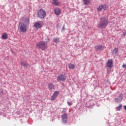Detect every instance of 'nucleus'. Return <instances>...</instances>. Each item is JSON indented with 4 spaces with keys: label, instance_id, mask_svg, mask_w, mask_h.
<instances>
[{
    "label": "nucleus",
    "instance_id": "20",
    "mask_svg": "<svg viewBox=\"0 0 126 126\" xmlns=\"http://www.w3.org/2000/svg\"><path fill=\"white\" fill-rule=\"evenodd\" d=\"M118 51H119L118 48H115L113 49V54H118Z\"/></svg>",
    "mask_w": 126,
    "mask_h": 126
},
{
    "label": "nucleus",
    "instance_id": "2",
    "mask_svg": "<svg viewBox=\"0 0 126 126\" xmlns=\"http://www.w3.org/2000/svg\"><path fill=\"white\" fill-rule=\"evenodd\" d=\"M36 47L37 49H41L42 51H45L48 48V44L46 41H39L36 44Z\"/></svg>",
    "mask_w": 126,
    "mask_h": 126
},
{
    "label": "nucleus",
    "instance_id": "21",
    "mask_svg": "<svg viewBox=\"0 0 126 126\" xmlns=\"http://www.w3.org/2000/svg\"><path fill=\"white\" fill-rule=\"evenodd\" d=\"M54 41L55 42V43H59L60 42V39L58 38H55L54 39Z\"/></svg>",
    "mask_w": 126,
    "mask_h": 126
},
{
    "label": "nucleus",
    "instance_id": "18",
    "mask_svg": "<svg viewBox=\"0 0 126 126\" xmlns=\"http://www.w3.org/2000/svg\"><path fill=\"white\" fill-rule=\"evenodd\" d=\"M59 0H52L53 4L54 5H59L60 4V2L58 1Z\"/></svg>",
    "mask_w": 126,
    "mask_h": 126
},
{
    "label": "nucleus",
    "instance_id": "12",
    "mask_svg": "<svg viewBox=\"0 0 126 126\" xmlns=\"http://www.w3.org/2000/svg\"><path fill=\"white\" fill-rule=\"evenodd\" d=\"M107 65L108 67H113V60H108L107 62Z\"/></svg>",
    "mask_w": 126,
    "mask_h": 126
},
{
    "label": "nucleus",
    "instance_id": "16",
    "mask_svg": "<svg viewBox=\"0 0 126 126\" xmlns=\"http://www.w3.org/2000/svg\"><path fill=\"white\" fill-rule=\"evenodd\" d=\"M68 66L70 69H73L75 67V65L72 63H69Z\"/></svg>",
    "mask_w": 126,
    "mask_h": 126
},
{
    "label": "nucleus",
    "instance_id": "24",
    "mask_svg": "<svg viewBox=\"0 0 126 126\" xmlns=\"http://www.w3.org/2000/svg\"><path fill=\"white\" fill-rule=\"evenodd\" d=\"M120 99V100L122 101V100H123V94H121L119 95V97Z\"/></svg>",
    "mask_w": 126,
    "mask_h": 126
},
{
    "label": "nucleus",
    "instance_id": "28",
    "mask_svg": "<svg viewBox=\"0 0 126 126\" xmlns=\"http://www.w3.org/2000/svg\"><path fill=\"white\" fill-rule=\"evenodd\" d=\"M62 29H63V30H64V26H63V27L62 28Z\"/></svg>",
    "mask_w": 126,
    "mask_h": 126
},
{
    "label": "nucleus",
    "instance_id": "17",
    "mask_svg": "<svg viewBox=\"0 0 126 126\" xmlns=\"http://www.w3.org/2000/svg\"><path fill=\"white\" fill-rule=\"evenodd\" d=\"M96 50H103L104 46L102 45H97L95 47Z\"/></svg>",
    "mask_w": 126,
    "mask_h": 126
},
{
    "label": "nucleus",
    "instance_id": "9",
    "mask_svg": "<svg viewBox=\"0 0 126 126\" xmlns=\"http://www.w3.org/2000/svg\"><path fill=\"white\" fill-rule=\"evenodd\" d=\"M62 121L63 124H66L67 122V114L66 113L63 114L62 116Z\"/></svg>",
    "mask_w": 126,
    "mask_h": 126
},
{
    "label": "nucleus",
    "instance_id": "4",
    "mask_svg": "<svg viewBox=\"0 0 126 126\" xmlns=\"http://www.w3.org/2000/svg\"><path fill=\"white\" fill-rule=\"evenodd\" d=\"M27 26L25 25L24 23H20L19 24V29L20 31L22 33H25L27 31Z\"/></svg>",
    "mask_w": 126,
    "mask_h": 126
},
{
    "label": "nucleus",
    "instance_id": "22",
    "mask_svg": "<svg viewBox=\"0 0 126 126\" xmlns=\"http://www.w3.org/2000/svg\"><path fill=\"white\" fill-rule=\"evenodd\" d=\"M115 101L116 103H119V102H121V101L122 100H121V99L119 97L115 98Z\"/></svg>",
    "mask_w": 126,
    "mask_h": 126
},
{
    "label": "nucleus",
    "instance_id": "15",
    "mask_svg": "<svg viewBox=\"0 0 126 126\" xmlns=\"http://www.w3.org/2000/svg\"><path fill=\"white\" fill-rule=\"evenodd\" d=\"M2 39H4L5 40H6L8 38V35L6 32H4L2 34L1 36Z\"/></svg>",
    "mask_w": 126,
    "mask_h": 126
},
{
    "label": "nucleus",
    "instance_id": "7",
    "mask_svg": "<svg viewBox=\"0 0 126 126\" xmlns=\"http://www.w3.org/2000/svg\"><path fill=\"white\" fill-rule=\"evenodd\" d=\"M66 79V76L64 74H59L57 78L58 81H64Z\"/></svg>",
    "mask_w": 126,
    "mask_h": 126
},
{
    "label": "nucleus",
    "instance_id": "13",
    "mask_svg": "<svg viewBox=\"0 0 126 126\" xmlns=\"http://www.w3.org/2000/svg\"><path fill=\"white\" fill-rule=\"evenodd\" d=\"M48 88L49 90H54L55 89V85L50 83L48 84Z\"/></svg>",
    "mask_w": 126,
    "mask_h": 126
},
{
    "label": "nucleus",
    "instance_id": "11",
    "mask_svg": "<svg viewBox=\"0 0 126 126\" xmlns=\"http://www.w3.org/2000/svg\"><path fill=\"white\" fill-rule=\"evenodd\" d=\"M20 64L22 66H25V67H28L29 66V63L24 61H20Z\"/></svg>",
    "mask_w": 126,
    "mask_h": 126
},
{
    "label": "nucleus",
    "instance_id": "23",
    "mask_svg": "<svg viewBox=\"0 0 126 126\" xmlns=\"http://www.w3.org/2000/svg\"><path fill=\"white\" fill-rule=\"evenodd\" d=\"M123 107V105H122V104H121L119 106L117 107V110L118 111H120L121 110H122V108Z\"/></svg>",
    "mask_w": 126,
    "mask_h": 126
},
{
    "label": "nucleus",
    "instance_id": "5",
    "mask_svg": "<svg viewBox=\"0 0 126 126\" xmlns=\"http://www.w3.org/2000/svg\"><path fill=\"white\" fill-rule=\"evenodd\" d=\"M21 21H23V23L25 24V25H26V26L29 27V25L30 24V21H29V18H25V17H22L20 19Z\"/></svg>",
    "mask_w": 126,
    "mask_h": 126
},
{
    "label": "nucleus",
    "instance_id": "1",
    "mask_svg": "<svg viewBox=\"0 0 126 126\" xmlns=\"http://www.w3.org/2000/svg\"><path fill=\"white\" fill-rule=\"evenodd\" d=\"M108 24V19L103 17L100 19L98 27L99 29H104L107 27Z\"/></svg>",
    "mask_w": 126,
    "mask_h": 126
},
{
    "label": "nucleus",
    "instance_id": "3",
    "mask_svg": "<svg viewBox=\"0 0 126 126\" xmlns=\"http://www.w3.org/2000/svg\"><path fill=\"white\" fill-rule=\"evenodd\" d=\"M37 15L38 18L43 19L46 17L47 14L46 13V11L44 10L43 9H40L38 11Z\"/></svg>",
    "mask_w": 126,
    "mask_h": 126
},
{
    "label": "nucleus",
    "instance_id": "27",
    "mask_svg": "<svg viewBox=\"0 0 126 126\" xmlns=\"http://www.w3.org/2000/svg\"><path fill=\"white\" fill-rule=\"evenodd\" d=\"M123 68H126V65L123 64Z\"/></svg>",
    "mask_w": 126,
    "mask_h": 126
},
{
    "label": "nucleus",
    "instance_id": "26",
    "mask_svg": "<svg viewBox=\"0 0 126 126\" xmlns=\"http://www.w3.org/2000/svg\"><path fill=\"white\" fill-rule=\"evenodd\" d=\"M66 112V109L63 108V110L62 111V113H65Z\"/></svg>",
    "mask_w": 126,
    "mask_h": 126
},
{
    "label": "nucleus",
    "instance_id": "6",
    "mask_svg": "<svg viewBox=\"0 0 126 126\" xmlns=\"http://www.w3.org/2000/svg\"><path fill=\"white\" fill-rule=\"evenodd\" d=\"M108 6L107 4L100 5L97 8V10L98 11H102V9L107 10L108 9Z\"/></svg>",
    "mask_w": 126,
    "mask_h": 126
},
{
    "label": "nucleus",
    "instance_id": "14",
    "mask_svg": "<svg viewBox=\"0 0 126 126\" xmlns=\"http://www.w3.org/2000/svg\"><path fill=\"white\" fill-rule=\"evenodd\" d=\"M54 12L56 15H60V14H61V9L59 8H55Z\"/></svg>",
    "mask_w": 126,
    "mask_h": 126
},
{
    "label": "nucleus",
    "instance_id": "19",
    "mask_svg": "<svg viewBox=\"0 0 126 126\" xmlns=\"http://www.w3.org/2000/svg\"><path fill=\"white\" fill-rule=\"evenodd\" d=\"M83 1L85 5H88L90 3V0H83Z\"/></svg>",
    "mask_w": 126,
    "mask_h": 126
},
{
    "label": "nucleus",
    "instance_id": "8",
    "mask_svg": "<svg viewBox=\"0 0 126 126\" xmlns=\"http://www.w3.org/2000/svg\"><path fill=\"white\" fill-rule=\"evenodd\" d=\"M59 94H60V92L56 91H55L52 96H51V101H55V100H56V99H57V97H58V95H59Z\"/></svg>",
    "mask_w": 126,
    "mask_h": 126
},
{
    "label": "nucleus",
    "instance_id": "25",
    "mask_svg": "<svg viewBox=\"0 0 126 126\" xmlns=\"http://www.w3.org/2000/svg\"><path fill=\"white\" fill-rule=\"evenodd\" d=\"M67 104L68 106H71L72 105V101H68Z\"/></svg>",
    "mask_w": 126,
    "mask_h": 126
},
{
    "label": "nucleus",
    "instance_id": "10",
    "mask_svg": "<svg viewBox=\"0 0 126 126\" xmlns=\"http://www.w3.org/2000/svg\"><path fill=\"white\" fill-rule=\"evenodd\" d=\"M34 26L36 29H40L42 27V24L40 22H37L35 23Z\"/></svg>",
    "mask_w": 126,
    "mask_h": 126
}]
</instances>
